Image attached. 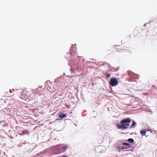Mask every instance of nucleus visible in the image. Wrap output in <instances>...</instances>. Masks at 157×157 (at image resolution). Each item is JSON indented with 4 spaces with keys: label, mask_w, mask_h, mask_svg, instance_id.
Segmentation results:
<instances>
[{
    "label": "nucleus",
    "mask_w": 157,
    "mask_h": 157,
    "mask_svg": "<svg viewBox=\"0 0 157 157\" xmlns=\"http://www.w3.org/2000/svg\"><path fill=\"white\" fill-rule=\"evenodd\" d=\"M118 83V81L117 79L115 78H112L110 79L109 84L112 86H116Z\"/></svg>",
    "instance_id": "nucleus-3"
},
{
    "label": "nucleus",
    "mask_w": 157,
    "mask_h": 157,
    "mask_svg": "<svg viewBox=\"0 0 157 157\" xmlns=\"http://www.w3.org/2000/svg\"><path fill=\"white\" fill-rule=\"evenodd\" d=\"M23 132L24 134H29V132L28 130H24V131H23Z\"/></svg>",
    "instance_id": "nucleus-9"
},
{
    "label": "nucleus",
    "mask_w": 157,
    "mask_h": 157,
    "mask_svg": "<svg viewBox=\"0 0 157 157\" xmlns=\"http://www.w3.org/2000/svg\"><path fill=\"white\" fill-rule=\"evenodd\" d=\"M136 124V122H135L134 121H132V125L129 127V128H131L135 126Z\"/></svg>",
    "instance_id": "nucleus-7"
},
{
    "label": "nucleus",
    "mask_w": 157,
    "mask_h": 157,
    "mask_svg": "<svg viewBox=\"0 0 157 157\" xmlns=\"http://www.w3.org/2000/svg\"><path fill=\"white\" fill-rule=\"evenodd\" d=\"M70 71H71V72H72V70H71V68H70Z\"/></svg>",
    "instance_id": "nucleus-19"
},
{
    "label": "nucleus",
    "mask_w": 157,
    "mask_h": 157,
    "mask_svg": "<svg viewBox=\"0 0 157 157\" xmlns=\"http://www.w3.org/2000/svg\"><path fill=\"white\" fill-rule=\"evenodd\" d=\"M107 65L108 66H109V65H110V64H108V63H107Z\"/></svg>",
    "instance_id": "nucleus-18"
},
{
    "label": "nucleus",
    "mask_w": 157,
    "mask_h": 157,
    "mask_svg": "<svg viewBox=\"0 0 157 157\" xmlns=\"http://www.w3.org/2000/svg\"><path fill=\"white\" fill-rule=\"evenodd\" d=\"M43 87V86H39V88H40V89H41V88H42Z\"/></svg>",
    "instance_id": "nucleus-16"
},
{
    "label": "nucleus",
    "mask_w": 157,
    "mask_h": 157,
    "mask_svg": "<svg viewBox=\"0 0 157 157\" xmlns=\"http://www.w3.org/2000/svg\"><path fill=\"white\" fill-rule=\"evenodd\" d=\"M61 157H68L67 156L63 155Z\"/></svg>",
    "instance_id": "nucleus-15"
},
{
    "label": "nucleus",
    "mask_w": 157,
    "mask_h": 157,
    "mask_svg": "<svg viewBox=\"0 0 157 157\" xmlns=\"http://www.w3.org/2000/svg\"><path fill=\"white\" fill-rule=\"evenodd\" d=\"M13 90L14 91V89H13Z\"/></svg>",
    "instance_id": "nucleus-20"
},
{
    "label": "nucleus",
    "mask_w": 157,
    "mask_h": 157,
    "mask_svg": "<svg viewBox=\"0 0 157 157\" xmlns=\"http://www.w3.org/2000/svg\"><path fill=\"white\" fill-rule=\"evenodd\" d=\"M105 75H106L107 77L108 78H109L110 77V74H107V73H105Z\"/></svg>",
    "instance_id": "nucleus-13"
},
{
    "label": "nucleus",
    "mask_w": 157,
    "mask_h": 157,
    "mask_svg": "<svg viewBox=\"0 0 157 157\" xmlns=\"http://www.w3.org/2000/svg\"><path fill=\"white\" fill-rule=\"evenodd\" d=\"M49 82L50 81L49 80H47V81H46V82Z\"/></svg>",
    "instance_id": "nucleus-17"
},
{
    "label": "nucleus",
    "mask_w": 157,
    "mask_h": 157,
    "mask_svg": "<svg viewBox=\"0 0 157 157\" xmlns=\"http://www.w3.org/2000/svg\"><path fill=\"white\" fill-rule=\"evenodd\" d=\"M66 114H64L62 113H60L59 114L58 117L61 118H63L66 117Z\"/></svg>",
    "instance_id": "nucleus-6"
},
{
    "label": "nucleus",
    "mask_w": 157,
    "mask_h": 157,
    "mask_svg": "<svg viewBox=\"0 0 157 157\" xmlns=\"http://www.w3.org/2000/svg\"><path fill=\"white\" fill-rule=\"evenodd\" d=\"M131 122V119L129 118L122 120L117 125V127L118 129L122 130H124L128 128V127L130 125V123Z\"/></svg>",
    "instance_id": "nucleus-1"
},
{
    "label": "nucleus",
    "mask_w": 157,
    "mask_h": 157,
    "mask_svg": "<svg viewBox=\"0 0 157 157\" xmlns=\"http://www.w3.org/2000/svg\"><path fill=\"white\" fill-rule=\"evenodd\" d=\"M16 93L19 97L23 100H26L25 97L27 96L26 91L22 90L21 89H18L16 90Z\"/></svg>",
    "instance_id": "nucleus-2"
},
{
    "label": "nucleus",
    "mask_w": 157,
    "mask_h": 157,
    "mask_svg": "<svg viewBox=\"0 0 157 157\" xmlns=\"http://www.w3.org/2000/svg\"><path fill=\"white\" fill-rule=\"evenodd\" d=\"M69 147V146L68 145H65L63 146L60 145L59 146L58 148V149L59 150H62V151L64 152L66 151L68 147Z\"/></svg>",
    "instance_id": "nucleus-4"
},
{
    "label": "nucleus",
    "mask_w": 157,
    "mask_h": 157,
    "mask_svg": "<svg viewBox=\"0 0 157 157\" xmlns=\"http://www.w3.org/2000/svg\"><path fill=\"white\" fill-rule=\"evenodd\" d=\"M19 134L20 135H23L24 134L23 133V131H22L20 133H19Z\"/></svg>",
    "instance_id": "nucleus-14"
},
{
    "label": "nucleus",
    "mask_w": 157,
    "mask_h": 157,
    "mask_svg": "<svg viewBox=\"0 0 157 157\" xmlns=\"http://www.w3.org/2000/svg\"><path fill=\"white\" fill-rule=\"evenodd\" d=\"M73 47L74 46H73L71 47L70 49L69 50L70 52H72L74 51V49H72V48H73Z\"/></svg>",
    "instance_id": "nucleus-12"
},
{
    "label": "nucleus",
    "mask_w": 157,
    "mask_h": 157,
    "mask_svg": "<svg viewBox=\"0 0 157 157\" xmlns=\"http://www.w3.org/2000/svg\"><path fill=\"white\" fill-rule=\"evenodd\" d=\"M122 145H127L128 146V147L130 145V144L129 143H127L124 142L122 143Z\"/></svg>",
    "instance_id": "nucleus-11"
},
{
    "label": "nucleus",
    "mask_w": 157,
    "mask_h": 157,
    "mask_svg": "<svg viewBox=\"0 0 157 157\" xmlns=\"http://www.w3.org/2000/svg\"><path fill=\"white\" fill-rule=\"evenodd\" d=\"M128 141L130 143H132L134 141V140L132 138H129L128 139Z\"/></svg>",
    "instance_id": "nucleus-10"
},
{
    "label": "nucleus",
    "mask_w": 157,
    "mask_h": 157,
    "mask_svg": "<svg viewBox=\"0 0 157 157\" xmlns=\"http://www.w3.org/2000/svg\"><path fill=\"white\" fill-rule=\"evenodd\" d=\"M147 131H150L151 133H152V132L150 130H149L141 131H140V133L141 134V135L143 136H145L146 135V132Z\"/></svg>",
    "instance_id": "nucleus-5"
},
{
    "label": "nucleus",
    "mask_w": 157,
    "mask_h": 157,
    "mask_svg": "<svg viewBox=\"0 0 157 157\" xmlns=\"http://www.w3.org/2000/svg\"><path fill=\"white\" fill-rule=\"evenodd\" d=\"M117 148L120 150H121L124 149L126 148L125 147L122 146H119L117 147Z\"/></svg>",
    "instance_id": "nucleus-8"
}]
</instances>
